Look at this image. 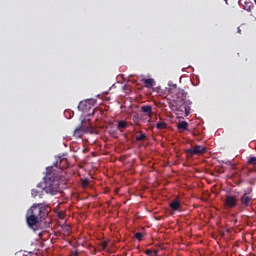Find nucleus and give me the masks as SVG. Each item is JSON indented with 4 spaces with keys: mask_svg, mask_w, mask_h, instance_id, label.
Returning a JSON list of instances; mask_svg holds the SVG:
<instances>
[{
    "mask_svg": "<svg viewBox=\"0 0 256 256\" xmlns=\"http://www.w3.org/2000/svg\"><path fill=\"white\" fill-rule=\"evenodd\" d=\"M67 183V178L65 175L59 174L57 168L47 167L46 175L43 181L37 185L38 189H42L48 195H57L59 193V187Z\"/></svg>",
    "mask_w": 256,
    "mask_h": 256,
    "instance_id": "obj_1",
    "label": "nucleus"
},
{
    "mask_svg": "<svg viewBox=\"0 0 256 256\" xmlns=\"http://www.w3.org/2000/svg\"><path fill=\"white\" fill-rule=\"evenodd\" d=\"M49 217V206L44 203L33 204L26 213V223L30 229L37 231L39 223Z\"/></svg>",
    "mask_w": 256,
    "mask_h": 256,
    "instance_id": "obj_2",
    "label": "nucleus"
},
{
    "mask_svg": "<svg viewBox=\"0 0 256 256\" xmlns=\"http://www.w3.org/2000/svg\"><path fill=\"white\" fill-rule=\"evenodd\" d=\"M176 97L173 98V102L175 103L176 111L178 115H183L185 113V117H189L191 115V105L193 102L187 99V92L183 89L176 90Z\"/></svg>",
    "mask_w": 256,
    "mask_h": 256,
    "instance_id": "obj_3",
    "label": "nucleus"
},
{
    "mask_svg": "<svg viewBox=\"0 0 256 256\" xmlns=\"http://www.w3.org/2000/svg\"><path fill=\"white\" fill-rule=\"evenodd\" d=\"M95 128L91 125V122L88 119L81 121V124L74 130L73 136L75 139H81L85 133H94Z\"/></svg>",
    "mask_w": 256,
    "mask_h": 256,
    "instance_id": "obj_4",
    "label": "nucleus"
},
{
    "mask_svg": "<svg viewBox=\"0 0 256 256\" xmlns=\"http://www.w3.org/2000/svg\"><path fill=\"white\" fill-rule=\"evenodd\" d=\"M205 153H207V148L201 145H196L194 148L186 150V156L188 158L193 157V155H205Z\"/></svg>",
    "mask_w": 256,
    "mask_h": 256,
    "instance_id": "obj_5",
    "label": "nucleus"
},
{
    "mask_svg": "<svg viewBox=\"0 0 256 256\" xmlns=\"http://www.w3.org/2000/svg\"><path fill=\"white\" fill-rule=\"evenodd\" d=\"M48 167H55L56 171L58 172V175H65V172H63V169H67V159L58 158L56 160V163L53 166H48Z\"/></svg>",
    "mask_w": 256,
    "mask_h": 256,
    "instance_id": "obj_6",
    "label": "nucleus"
},
{
    "mask_svg": "<svg viewBox=\"0 0 256 256\" xmlns=\"http://www.w3.org/2000/svg\"><path fill=\"white\" fill-rule=\"evenodd\" d=\"M253 190L250 188L248 191H244V194L240 197V203L242 207H251L253 205V197L249 196Z\"/></svg>",
    "mask_w": 256,
    "mask_h": 256,
    "instance_id": "obj_7",
    "label": "nucleus"
},
{
    "mask_svg": "<svg viewBox=\"0 0 256 256\" xmlns=\"http://www.w3.org/2000/svg\"><path fill=\"white\" fill-rule=\"evenodd\" d=\"M224 206L227 209H234V207H237V196L227 194L224 199Z\"/></svg>",
    "mask_w": 256,
    "mask_h": 256,
    "instance_id": "obj_8",
    "label": "nucleus"
},
{
    "mask_svg": "<svg viewBox=\"0 0 256 256\" xmlns=\"http://www.w3.org/2000/svg\"><path fill=\"white\" fill-rule=\"evenodd\" d=\"M78 110L82 111V113H87V111H91V103L87 100H83L78 105Z\"/></svg>",
    "mask_w": 256,
    "mask_h": 256,
    "instance_id": "obj_9",
    "label": "nucleus"
},
{
    "mask_svg": "<svg viewBox=\"0 0 256 256\" xmlns=\"http://www.w3.org/2000/svg\"><path fill=\"white\" fill-rule=\"evenodd\" d=\"M169 207L172 209V211H179V209H181V201H179V199H174L172 202H170Z\"/></svg>",
    "mask_w": 256,
    "mask_h": 256,
    "instance_id": "obj_10",
    "label": "nucleus"
},
{
    "mask_svg": "<svg viewBox=\"0 0 256 256\" xmlns=\"http://www.w3.org/2000/svg\"><path fill=\"white\" fill-rule=\"evenodd\" d=\"M142 113H145V115H148V117H151L153 115V106L151 105H144L141 107Z\"/></svg>",
    "mask_w": 256,
    "mask_h": 256,
    "instance_id": "obj_11",
    "label": "nucleus"
},
{
    "mask_svg": "<svg viewBox=\"0 0 256 256\" xmlns=\"http://www.w3.org/2000/svg\"><path fill=\"white\" fill-rule=\"evenodd\" d=\"M142 83H144L146 89H151L152 87H155V80L153 78H144L142 79Z\"/></svg>",
    "mask_w": 256,
    "mask_h": 256,
    "instance_id": "obj_12",
    "label": "nucleus"
},
{
    "mask_svg": "<svg viewBox=\"0 0 256 256\" xmlns=\"http://www.w3.org/2000/svg\"><path fill=\"white\" fill-rule=\"evenodd\" d=\"M189 127V123L187 121H182L177 125V129L179 131H187V128Z\"/></svg>",
    "mask_w": 256,
    "mask_h": 256,
    "instance_id": "obj_13",
    "label": "nucleus"
},
{
    "mask_svg": "<svg viewBox=\"0 0 256 256\" xmlns=\"http://www.w3.org/2000/svg\"><path fill=\"white\" fill-rule=\"evenodd\" d=\"M43 192H45L43 189H41V190L32 189L31 195H32V197H40V199H41L43 197Z\"/></svg>",
    "mask_w": 256,
    "mask_h": 256,
    "instance_id": "obj_14",
    "label": "nucleus"
},
{
    "mask_svg": "<svg viewBox=\"0 0 256 256\" xmlns=\"http://www.w3.org/2000/svg\"><path fill=\"white\" fill-rule=\"evenodd\" d=\"M139 135L135 136V140L140 143L141 141H145V139H147V134L143 133V132H138Z\"/></svg>",
    "mask_w": 256,
    "mask_h": 256,
    "instance_id": "obj_15",
    "label": "nucleus"
},
{
    "mask_svg": "<svg viewBox=\"0 0 256 256\" xmlns=\"http://www.w3.org/2000/svg\"><path fill=\"white\" fill-rule=\"evenodd\" d=\"M117 129H119V131H123V129H127V121L125 120L119 121L117 125Z\"/></svg>",
    "mask_w": 256,
    "mask_h": 256,
    "instance_id": "obj_16",
    "label": "nucleus"
},
{
    "mask_svg": "<svg viewBox=\"0 0 256 256\" xmlns=\"http://www.w3.org/2000/svg\"><path fill=\"white\" fill-rule=\"evenodd\" d=\"M62 231L64 237H69L71 235V226H64Z\"/></svg>",
    "mask_w": 256,
    "mask_h": 256,
    "instance_id": "obj_17",
    "label": "nucleus"
},
{
    "mask_svg": "<svg viewBox=\"0 0 256 256\" xmlns=\"http://www.w3.org/2000/svg\"><path fill=\"white\" fill-rule=\"evenodd\" d=\"M156 128L159 130V131H162L163 129H167V123L163 122V121H160L156 124Z\"/></svg>",
    "mask_w": 256,
    "mask_h": 256,
    "instance_id": "obj_18",
    "label": "nucleus"
},
{
    "mask_svg": "<svg viewBox=\"0 0 256 256\" xmlns=\"http://www.w3.org/2000/svg\"><path fill=\"white\" fill-rule=\"evenodd\" d=\"M245 8H246L247 11H249L251 13L252 16H255V14H256V7L255 6L250 5L248 7L246 6Z\"/></svg>",
    "mask_w": 256,
    "mask_h": 256,
    "instance_id": "obj_19",
    "label": "nucleus"
},
{
    "mask_svg": "<svg viewBox=\"0 0 256 256\" xmlns=\"http://www.w3.org/2000/svg\"><path fill=\"white\" fill-rule=\"evenodd\" d=\"M247 165H256V157L252 156L247 160Z\"/></svg>",
    "mask_w": 256,
    "mask_h": 256,
    "instance_id": "obj_20",
    "label": "nucleus"
},
{
    "mask_svg": "<svg viewBox=\"0 0 256 256\" xmlns=\"http://www.w3.org/2000/svg\"><path fill=\"white\" fill-rule=\"evenodd\" d=\"M143 237H144V235L141 232H137L135 234V239H137L138 241H143Z\"/></svg>",
    "mask_w": 256,
    "mask_h": 256,
    "instance_id": "obj_21",
    "label": "nucleus"
},
{
    "mask_svg": "<svg viewBox=\"0 0 256 256\" xmlns=\"http://www.w3.org/2000/svg\"><path fill=\"white\" fill-rule=\"evenodd\" d=\"M145 255H147V256H154L153 250L147 249V250L145 251Z\"/></svg>",
    "mask_w": 256,
    "mask_h": 256,
    "instance_id": "obj_22",
    "label": "nucleus"
},
{
    "mask_svg": "<svg viewBox=\"0 0 256 256\" xmlns=\"http://www.w3.org/2000/svg\"><path fill=\"white\" fill-rule=\"evenodd\" d=\"M132 120L134 121V123H139V116L137 115L132 116Z\"/></svg>",
    "mask_w": 256,
    "mask_h": 256,
    "instance_id": "obj_23",
    "label": "nucleus"
},
{
    "mask_svg": "<svg viewBox=\"0 0 256 256\" xmlns=\"http://www.w3.org/2000/svg\"><path fill=\"white\" fill-rule=\"evenodd\" d=\"M82 185L85 187L86 185H89V180H83Z\"/></svg>",
    "mask_w": 256,
    "mask_h": 256,
    "instance_id": "obj_24",
    "label": "nucleus"
},
{
    "mask_svg": "<svg viewBox=\"0 0 256 256\" xmlns=\"http://www.w3.org/2000/svg\"><path fill=\"white\" fill-rule=\"evenodd\" d=\"M71 256H79V252L75 251L74 253L71 254Z\"/></svg>",
    "mask_w": 256,
    "mask_h": 256,
    "instance_id": "obj_25",
    "label": "nucleus"
},
{
    "mask_svg": "<svg viewBox=\"0 0 256 256\" xmlns=\"http://www.w3.org/2000/svg\"><path fill=\"white\" fill-rule=\"evenodd\" d=\"M94 113H95V109H93V110H92V113H89V114L87 115V117H91V115H94Z\"/></svg>",
    "mask_w": 256,
    "mask_h": 256,
    "instance_id": "obj_26",
    "label": "nucleus"
},
{
    "mask_svg": "<svg viewBox=\"0 0 256 256\" xmlns=\"http://www.w3.org/2000/svg\"><path fill=\"white\" fill-rule=\"evenodd\" d=\"M102 249H107V243L104 242V243L102 244Z\"/></svg>",
    "mask_w": 256,
    "mask_h": 256,
    "instance_id": "obj_27",
    "label": "nucleus"
},
{
    "mask_svg": "<svg viewBox=\"0 0 256 256\" xmlns=\"http://www.w3.org/2000/svg\"><path fill=\"white\" fill-rule=\"evenodd\" d=\"M152 253H153V255H154V256H157V255H158V253H159V251L154 250V251H152Z\"/></svg>",
    "mask_w": 256,
    "mask_h": 256,
    "instance_id": "obj_28",
    "label": "nucleus"
},
{
    "mask_svg": "<svg viewBox=\"0 0 256 256\" xmlns=\"http://www.w3.org/2000/svg\"><path fill=\"white\" fill-rule=\"evenodd\" d=\"M238 33H241V28L238 27Z\"/></svg>",
    "mask_w": 256,
    "mask_h": 256,
    "instance_id": "obj_29",
    "label": "nucleus"
},
{
    "mask_svg": "<svg viewBox=\"0 0 256 256\" xmlns=\"http://www.w3.org/2000/svg\"><path fill=\"white\" fill-rule=\"evenodd\" d=\"M224 1H225V4L227 5V1H228V0H224Z\"/></svg>",
    "mask_w": 256,
    "mask_h": 256,
    "instance_id": "obj_30",
    "label": "nucleus"
}]
</instances>
